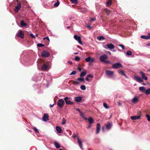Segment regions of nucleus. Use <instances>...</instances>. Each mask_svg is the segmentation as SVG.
I'll use <instances>...</instances> for the list:
<instances>
[{
	"mask_svg": "<svg viewBox=\"0 0 150 150\" xmlns=\"http://www.w3.org/2000/svg\"><path fill=\"white\" fill-rule=\"evenodd\" d=\"M105 72L107 75L110 77V78H113V77L114 72L113 71L106 70Z\"/></svg>",
	"mask_w": 150,
	"mask_h": 150,
	"instance_id": "1a4fd4ad",
	"label": "nucleus"
},
{
	"mask_svg": "<svg viewBox=\"0 0 150 150\" xmlns=\"http://www.w3.org/2000/svg\"><path fill=\"white\" fill-rule=\"evenodd\" d=\"M85 79L88 82H91V81H90V79H89V78L86 76V77L85 78Z\"/></svg>",
	"mask_w": 150,
	"mask_h": 150,
	"instance_id": "3c124183",
	"label": "nucleus"
},
{
	"mask_svg": "<svg viewBox=\"0 0 150 150\" xmlns=\"http://www.w3.org/2000/svg\"><path fill=\"white\" fill-rule=\"evenodd\" d=\"M146 116L147 117L148 121H150V116L148 114H147Z\"/></svg>",
	"mask_w": 150,
	"mask_h": 150,
	"instance_id": "79ce46f5",
	"label": "nucleus"
},
{
	"mask_svg": "<svg viewBox=\"0 0 150 150\" xmlns=\"http://www.w3.org/2000/svg\"><path fill=\"white\" fill-rule=\"evenodd\" d=\"M73 137L75 138H76L79 144V145L81 149H82V142L81 140L79 139L77 135H76L73 136Z\"/></svg>",
	"mask_w": 150,
	"mask_h": 150,
	"instance_id": "39448f33",
	"label": "nucleus"
},
{
	"mask_svg": "<svg viewBox=\"0 0 150 150\" xmlns=\"http://www.w3.org/2000/svg\"><path fill=\"white\" fill-rule=\"evenodd\" d=\"M37 46L38 47H44V45L42 44V43H38L37 44Z\"/></svg>",
	"mask_w": 150,
	"mask_h": 150,
	"instance_id": "ea45409f",
	"label": "nucleus"
},
{
	"mask_svg": "<svg viewBox=\"0 0 150 150\" xmlns=\"http://www.w3.org/2000/svg\"><path fill=\"white\" fill-rule=\"evenodd\" d=\"M85 61L87 62H90L91 63H92L94 61V58L88 57L85 59Z\"/></svg>",
	"mask_w": 150,
	"mask_h": 150,
	"instance_id": "9b49d317",
	"label": "nucleus"
},
{
	"mask_svg": "<svg viewBox=\"0 0 150 150\" xmlns=\"http://www.w3.org/2000/svg\"><path fill=\"white\" fill-rule=\"evenodd\" d=\"M111 0H109L107 2V6H110L111 4Z\"/></svg>",
	"mask_w": 150,
	"mask_h": 150,
	"instance_id": "72a5a7b5",
	"label": "nucleus"
},
{
	"mask_svg": "<svg viewBox=\"0 0 150 150\" xmlns=\"http://www.w3.org/2000/svg\"><path fill=\"white\" fill-rule=\"evenodd\" d=\"M64 103V100L62 99H60L57 101V105L59 108H61L63 107Z\"/></svg>",
	"mask_w": 150,
	"mask_h": 150,
	"instance_id": "f257e3e1",
	"label": "nucleus"
},
{
	"mask_svg": "<svg viewBox=\"0 0 150 150\" xmlns=\"http://www.w3.org/2000/svg\"><path fill=\"white\" fill-rule=\"evenodd\" d=\"M142 84L143 85H145L146 84L145 83H142Z\"/></svg>",
	"mask_w": 150,
	"mask_h": 150,
	"instance_id": "774afa93",
	"label": "nucleus"
},
{
	"mask_svg": "<svg viewBox=\"0 0 150 150\" xmlns=\"http://www.w3.org/2000/svg\"><path fill=\"white\" fill-rule=\"evenodd\" d=\"M76 110L77 111H78L79 113H80V112H81V111L80 109L79 108H76Z\"/></svg>",
	"mask_w": 150,
	"mask_h": 150,
	"instance_id": "6e6d98bb",
	"label": "nucleus"
},
{
	"mask_svg": "<svg viewBox=\"0 0 150 150\" xmlns=\"http://www.w3.org/2000/svg\"><path fill=\"white\" fill-rule=\"evenodd\" d=\"M75 60L76 61H79L80 60V58L78 56H76L75 58Z\"/></svg>",
	"mask_w": 150,
	"mask_h": 150,
	"instance_id": "a19ab883",
	"label": "nucleus"
},
{
	"mask_svg": "<svg viewBox=\"0 0 150 150\" xmlns=\"http://www.w3.org/2000/svg\"><path fill=\"white\" fill-rule=\"evenodd\" d=\"M87 74V72L86 71H83L80 74V77H84L85 75H86Z\"/></svg>",
	"mask_w": 150,
	"mask_h": 150,
	"instance_id": "b1692460",
	"label": "nucleus"
},
{
	"mask_svg": "<svg viewBox=\"0 0 150 150\" xmlns=\"http://www.w3.org/2000/svg\"><path fill=\"white\" fill-rule=\"evenodd\" d=\"M74 38L75 40L78 41L79 43L81 45L82 44V43L81 41V38L80 36H78L76 35H75L74 36Z\"/></svg>",
	"mask_w": 150,
	"mask_h": 150,
	"instance_id": "6e6552de",
	"label": "nucleus"
},
{
	"mask_svg": "<svg viewBox=\"0 0 150 150\" xmlns=\"http://www.w3.org/2000/svg\"><path fill=\"white\" fill-rule=\"evenodd\" d=\"M66 122V120L64 118H62V125H64L65 124Z\"/></svg>",
	"mask_w": 150,
	"mask_h": 150,
	"instance_id": "58836bf2",
	"label": "nucleus"
},
{
	"mask_svg": "<svg viewBox=\"0 0 150 150\" xmlns=\"http://www.w3.org/2000/svg\"><path fill=\"white\" fill-rule=\"evenodd\" d=\"M106 46L107 47V48L109 49L110 50L114 49L115 47L114 45L112 43L108 44L106 45Z\"/></svg>",
	"mask_w": 150,
	"mask_h": 150,
	"instance_id": "ddd939ff",
	"label": "nucleus"
},
{
	"mask_svg": "<svg viewBox=\"0 0 150 150\" xmlns=\"http://www.w3.org/2000/svg\"><path fill=\"white\" fill-rule=\"evenodd\" d=\"M112 126V123L108 122L106 126V128L107 129L109 130L111 128Z\"/></svg>",
	"mask_w": 150,
	"mask_h": 150,
	"instance_id": "2eb2a0df",
	"label": "nucleus"
},
{
	"mask_svg": "<svg viewBox=\"0 0 150 150\" xmlns=\"http://www.w3.org/2000/svg\"><path fill=\"white\" fill-rule=\"evenodd\" d=\"M110 55H111V53L110 52H109V51H108V52H107Z\"/></svg>",
	"mask_w": 150,
	"mask_h": 150,
	"instance_id": "0e129e2a",
	"label": "nucleus"
},
{
	"mask_svg": "<svg viewBox=\"0 0 150 150\" xmlns=\"http://www.w3.org/2000/svg\"><path fill=\"white\" fill-rule=\"evenodd\" d=\"M81 116L83 118L84 116V114L81 112L80 113Z\"/></svg>",
	"mask_w": 150,
	"mask_h": 150,
	"instance_id": "603ef678",
	"label": "nucleus"
},
{
	"mask_svg": "<svg viewBox=\"0 0 150 150\" xmlns=\"http://www.w3.org/2000/svg\"><path fill=\"white\" fill-rule=\"evenodd\" d=\"M135 78L136 79V80L138 82H141L143 81V80L140 77H138L136 76H134Z\"/></svg>",
	"mask_w": 150,
	"mask_h": 150,
	"instance_id": "6ab92c4d",
	"label": "nucleus"
},
{
	"mask_svg": "<svg viewBox=\"0 0 150 150\" xmlns=\"http://www.w3.org/2000/svg\"><path fill=\"white\" fill-rule=\"evenodd\" d=\"M139 90L142 92H143L145 90V88L144 86L140 87L139 88Z\"/></svg>",
	"mask_w": 150,
	"mask_h": 150,
	"instance_id": "bb28decb",
	"label": "nucleus"
},
{
	"mask_svg": "<svg viewBox=\"0 0 150 150\" xmlns=\"http://www.w3.org/2000/svg\"><path fill=\"white\" fill-rule=\"evenodd\" d=\"M50 54L48 52L46 51H43L41 54V56L43 57H49Z\"/></svg>",
	"mask_w": 150,
	"mask_h": 150,
	"instance_id": "9d476101",
	"label": "nucleus"
},
{
	"mask_svg": "<svg viewBox=\"0 0 150 150\" xmlns=\"http://www.w3.org/2000/svg\"><path fill=\"white\" fill-rule=\"evenodd\" d=\"M54 145L55 146L57 149H59L60 147V145H59V143H58L57 142H54Z\"/></svg>",
	"mask_w": 150,
	"mask_h": 150,
	"instance_id": "5701e85b",
	"label": "nucleus"
},
{
	"mask_svg": "<svg viewBox=\"0 0 150 150\" xmlns=\"http://www.w3.org/2000/svg\"><path fill=\"white\" fill-rule=\"evenodd\" d=\"M138 98H137L135 97L132 99V100L133 102L136 103L138 102Z\"/></svg>",
	"mask_w": 150,
	"mask_h": 150,
	"instance_id": "a878e982",
	"label": "nucleus"
},
{
	"mask_svg": "<svg viewBox=\"0 0 150 150\" xmlns=\"http://www.w3.org/2000/svg\"><path fill=\"white\" fill-rule=\"evenodd\" d=\"M18 35L22 38H24V34L22 31H20L18 34Z\"/></svg>",
	"mask_w": 150,
	"mask_h": 150,
	"instance_id": "412c9836",
	"label": "nucleus"
},
{
	"mask_svg": "<svg viewBox=\"0 0 150 150\" xmlns=\"http://www.w3.org/2000/svg\"><path fill=\"white\" fill-rule=\"evenodd\" d=\"M20 24L22 27H24L26 25V24L23 21H21Z\"/></svg>",
	"mask_w": 150,
	"mask_h": 150,
	"instance_id": "c756f323",
	"label": "nucleus"
},
{
	"mask_svg": "<svg viewBox=\"0 0 150 150\" xmlns=\"http://www.w3.org/2000/svg\"><path fill=\"white\" fill-rule=\"evenodd\" d=\"M122 65L120 63H117L114 64L112 66V67L113 69H118L122 68Z\"/></svg>",
	"mask_w": 150,
	"mask_h": 150,
	"instance_id": "20e7f679",
	"label": "nucleus"
},
{
	"mask_svg": "<svg viewBox=\"0 0 150 150\" xmlns=\"http://www.w3.org/2000/svg\"><path fill=\"white\" fill-rule=\"evenodd\" d=\"M45 38L46 39L48 40L49 41H50V39H49L48 37L47 36L46 37H45V38H44V39H45Z\"/></svg>",
	"mask_w": 150,
	"mask_h": 150,
	"instance_id": "13d9d810",
	"label": "nucleus"
},
{
	"mask_svg": "<svg viewBox=\"0 0 150 150\" xmlns=\"http://www.w3.org/2000/svg\"><path fill=\"white\" fill-rule=\"evenodd\" d=\"M56 129L57 132L59 133H61L62 132V129L59 126L56 127Z\"/></svg>",
	"mask_w": 150,
	"mask_h": 150,
	"instance_id": "4be33fe9",
	"label": "nucleus"
},
{
	"mask_svg": "<svg viewBox=\"0 0 150 150\" xmlns=\"http://www.w3.org/2000/svg\"><path fill=\"white\" fill-rule=\"evenodd\" d=\"M72 4H77L78 3L77 0H70Z\"/></svg>",
	"mask_w": 150,
	"mask_h": 150,
	"instance_id": "c9c22d12",
	"label": "nucleus"
},
{
	"mask_svg": "<svg viewBox=\"0 0 150 150\" xmlns=\"http://www.w3.org/2000/svg\"><path fill=\"white\" fill-rule=\"evenodd\" d=\"M141 38H142L145 40H148L149 39L148 35L147 36L142 35L141 36Z\"/></svg>",
	"mask_w": 150,
	"mask_h": 150,
	"instance_id": "c85d7f7f",
	"label": "nucleus"
},
{
	"mask_svg": "<svg viewBox=\"0 0 150 150\" xmlns=\"http://www.w3.org/2000/svg\"><path fill=\"white\" fill-rule=\"evenodd\" d=\"M64 100H65L66 103L67 105H72L74 103L71 101L72 99L71 98H69L68 97H65L64 98Z\"/></svg>",
	"mask_w": 150,
	"mask_h": 150,
	"instance_id": "f03ea898",
	"label": "nucleus"
},
{
	"mask_svg": "<svg viewBox=\"0 0 150 150\" xmlns=\"http://www.w3.org/2000/svg\"><path fill=\"white\" fill-rule=\"evenodd\" d=\"M140 73L141 74L142 76V78L143 79H144L146 81L147 80L148 78L145 76V74L144 72L142 71H140Z\"/></svg>",
	"mask_w": 150,
	"mask_h": 150,
	"instance_id": "dca6fc26",
	"label": "nucleus"
},
{
	"mask_svg": "<svg viewBox=\"0 0 150 150\" xmlns=\"http://www.w3.org/2000/svg\"><path fill=\"white\" fill-rule=\"evenodd\" d=\"M108 58V56L106 54H104L100 56L99 59L100 62H104L105 60Z\"/></svg>",
	"mask_w": 150,
	"mask_h": 150,
	"instance_id": "423d86ee",
	"label": "nucleus"
},
{
	"mask_svg": "<svg viewBox=\"0 0 150 150\" xmlns=\"http://www.w3.org/2000/svg\"><path fill=\"white\" fill-rule=\"evenodd\" d=\"M104 62L106 64H111V62H110L109 61V60H105V61Z\"/></svg>",
	"mask_w": 150,
	"mask_h": 150,
	"instance_id": "49530a36",
	"label": "nucleus"
},
{
	"mask_svg": "<svg viewBox=\"0 0 150 150\" xmlns=\"http://www.w3.org/2000/svg\"><path fill=\"white\" fill-rule=\"evenodd\" d=\"M88 120L90 124H93V120L92 117H89Z\"/></svg>",
	"mask_w": 150,
	"mask_h": 150,
	"instance_id": "cd10ccee",
	"label": "nucleus"
},
{
	"mask_svg": "<svg viewBox=\"0 0 150 150\" xmlns=\"http://www.w3.org/2000/svg\"><path fill=\"white\" fill-rule=\"evenodd\" d=\"M132 54V52L130 51H128L126 52V54L127 55H130Z\"/></svg>",
	"mask_w": 150,
	"mask_h": 150,
	"instance_id": "4c0bfd02",
	"label": "nucleus"
},
{
	"mask_svg": "<svg viewBox=\"0 0 150 150\" xmlns=\"http://www.w3.org/2000/svg\"><path fill=\"white\" fill-rule=\"evenodd\" d=\"M82 118L84 119L85 120H86L87 119V118L86 117H84V116H83V117Z\"/></svg>",
	"mask_w": 150,
	"mask_h": 150,
	"instance_id": "052dcab7",
	"label": "nucleus"
},
{
	"mask_svg": "<svg viewBox=\"0 0 150 150\" xmlns=\"http://www.w3.org/2000/svg\"><path fill=\"white\" fill-rule=\"evenodd\" d=\"M118 105L120 106H121L122 105V104L120 102H118Z\"/></svg>",
	"mask_w": 150,
	"mask_h": 150,
	"instance_id": "bf43d9fd",
	"label": "nucleus"
},
{
	"mask_svg": "<svg viewBox=\"0 0 150 150\" xmlns=\"http://www.w3.org/2000/svg\"><path fill=\"white\" fill-rule=\"evenodd\" d=\"M88 78H93V76L91 74H88L87 76Z\"/></svg>",
	"mask_w": 150,
	"mask_h": 150,
	"instance_id": "8fccbe9b",
	"label": "nucleus"
},
{
	"mask_svg": "<svg viewBox=\"0 0 150 150\" xmlns=\"http://www.w3.org/2000/svg\"><path fill=\"white\" fill-rule=\"evenodd\" d=\"M30 35L32 38H34V39L35 38V37L32 33H30Z\"/></svg>",
	"mask_w": 150,
	"mask_h": 150,
	"instance_id": "09e8293b",
	"label": "nucleus"
},
{
	"mask_svg": "<svg viewBox=\"0 0 150 150\" xmlns=\"http://www.w3.org/2000/svg\"><path fill=\"white\" fill-rule=\"evenodd\" d=\"M105 11L106 13L108 15H109L110 13L109 11L106 9H105Z\"/></svg>",
	"mask_w": 150,
	"mask_h": 150,
	"instance_id": "de8ad7c7",
	"label": "nucleus"
},
{
	"mask_svg": "<svg viewBox=\"0 0 150 150\" xmlns=\"http://www.w3.org/2000/svg\"><path fill=\"white\" fill-rule=\"evenodd\" d=\"M77 80L81 82L83 81H84V79L83 78L80 77V78H78L77 79Z\"/></svg>",
	"mask_w": 150,
	"mask_h": 150,
	"instance_id": "7c9ffc66",
	"label": "nucleus"
},
{
	"mask_svg": "<svg viewBox=\"0 0 150 150\" xmlns=\"http://www.w3.org/2000/svg\"><path fill=\"white\" fill-rule=\"evenodd\" d=\"M119 46L121 47L123 50H124L125 48L124 46L122 45H120Z\"/></svg>",
	"mask_w": 150,
	"mask_h": 150,
	"instance_id": "864d4df0",
	"label": "nucleus"
},
{
	"mask_svg": "<svg viewBox=\"0 0 150 150\" xmlns=\"http://www.w3.org/2000/svg\"><path fill=\"white\" fill-rule=\"evenodd\" d=\"M78 54V52H76V53H74V54Z\"/></svg>",
	"mask_w": 150,
	"mask_h": 150,
	"instance_id": "338daca9",
	"label": "nucleus"
},
{
	"mask_svg": "<svg viewBox=\"0 0 150 150\" xmlns=\"http://www.w3.org/2000/svg\"><path fill=\"white\" fill-rule=\"evenodd\" d=\"M81 89L83 90H85L86 89V87L85 85H81L80 86Z\"/></svg>",
	"mask_w": 150,
	"mask_h": 150,
	"instance_id": "e433bc0d",
	"label": "nucleus"
},
{
	"mask_svg": "<svg viewBox=\"0 0 150 150\" xmlns=\"http://www.w3.org/2000/svg\"><path fill=\"white\" fill-rule=\"evenodd\" d=\"M49 69L48 63H44L41 67V69L42 71H48Z\"/></svg>",
	"mask_w": 150,
	"mask_h": 150,
	"instance_id": "7ed1b4c3",
	"label": "nucleus"
},
{
	"mask_svg": "<svg viewBox=\"0 0 150 150\" xmlns=\"http://www.w3.org/2000/svg\"><path fill=\"white\" fill-rule=\"evenodd\" d=\"M76 71H73L70 74V75H75L76 74Z\"/></svg>",
	"mask_w": 150,
	"mask_h": 150,
	"instance_id": "c03bdc74",
	"label": "nucleus"
},
{
	"mask_svg": "<svg viewBox=\"0 0 150 150\" xmlns=\"http://www.w3.org/2000/svg\"><path fill=\"white\" fill-rule=\"evenodd\" d=\"M33 129L34 130L35 132H36V133L38 132L39 131H38V130L35 127H34Z\"/></svg>",
	"mask_w": 150,
	"mask_h": 150,
	"instance_id": "a18cd8bd",
	"label": "nucleus"
},
{
	"mask_svg": "<svg viewBox=\"0 0 150 150\" xmlns=\"http://www.w3.org/2000/svg\"><path fill=\"white\" fill-rule=\"evenodd\" d=\"M97 39L99 41L105 40V38L103 36H101L97 37Z\"/></svg>",
	"mask_w": 150,
	"mask_h": 150,
	"instance_id": "393cba45",
	"label": "nucleus"
},
{
	"mask_svg": "<svg viewBox=\"0 0 150 150\" xmlns=\"http://www.w3.org/2000/svg\"><path fill=\"white\" fill-rule=\"evenodd\" d=\"M102 130L103 131H104V127H102Z\"/></svg>",
	"mask_w": 150,
	"mask_h": 150,
	"instance_id": "e2e57ef3",
	"label": "nucleus"
},
{
	"mask_svg": "<svg viewBox=\"0 0 150 150\" xmlns=\"http://www.w3.org/2000/svg\"><path fill=\"white\" fill-rule=\"evenodd\" d=\"M49 115L47 113H45L44 114L42 117V120L45 122H46L48 120Z\"/></svg>",
	"mask_w": 150,
	"mask_h": 150,
	"instance_id": "f8f14e48",
	"label": "nucleus"
},
{
	"mask_svg": "<svg viewBox=\"0 0 150 150\" xmlns=\"http://www.w3.org/2000/svg\"><path fill=\"white\" fill-rule=\"evenodd\" d=\"M54 105V104H53L52 105L50 104V107H52Z\"/></svg>",
	"mask_w": 150,
	"mask_h": 150,
	"instance_id": "69168bd1",
	"label": "nucleus"
},
{
	"mask_svg": "<svg viewBox=\"0 0 150 150\" xmlns=\"http://www.w3.org/2000/svg\"><path fill=\"white\" fill-rule=\"evenodd\" d=\"M21 7V4L20 3L18 2L16 4V6L15 7L14 9V11L15 13H17L18 11L20 9Z\"/></svg>",
	"mask_w": 150,
	"mask_h": 150,
	"instance_id": "0eeeda50",
	"label": "nucleus"
},
{
	"mask_svg": "<svg viewBox=\"0 0 150 150\" xmlns=\"http://www.w3.org/2000/svg\"><path fill=\"white\" fill-rule=\"evenodd\" d=\"M82 97L81 96H77L75 98V100L77 102H79L82 100Z\"/></svg>",
	"mask_w": 150,
	"mask_h": 150,
	"instance_id": "aec40b11",
	"label": "nucleus"
},
{
	"mask_svg": "<svg viewBox=\"0 0 150 150\" xmlns=\"http://www.w3.org/2000/svg\"><path fill=\"white\" fill-rule=\"evenodd\" d=\"M103 105L104 107L106 109H108L109 108V107L108 106V104L106 103H103Z\"/></svg>",
	"mask_w": 150,
	"mask_h": 150,
	"instance_id": "473e14b6",
	"label": "nucleus"
},
{
	"mask_svg": "<svg viewBox=\"0 0 150 150\" xmlns=\"http://www.w3.org/2000/svg\"><path fill=\"white\" fill-rule=\"evenodd\" d=\"M118 72L119 74H121L125 76L126 78L128 79L129 78L127 76L124 71L122 70H119Z\"/></svg>",
	"mask_w": 150,
	"mask_h": 150,
	"instance_id": "4468645a",
	"label": "nucleus"
},
{
	"mask_svg": "<svg viewBox=\"0 0 150 150\" xmlns=\"http://www.w3.org/2000/svg\"><path fill=\"white\" fill-rule=\"evenodd\" d=\"M148 35V37L149 38V39H150V33H149Z\"/></svg>",
	"mask_w": 150,
	"mask_h": 150,
	"instance_id": "680f3d73",
	"label": "nucleus"
},
{
	"mask_svg": "<svg viewBox=\"0 0 150 150\" xmlns=\"http://www.w3.org/2000/svg\"><path fill=\"white\" fill-rule=\"evenodd\" d=\"M145 93L146 94H150V88H149L146 90L145 91Z\"/></svg>",
	"mask_w": 150,
	"mask_h": 150,
	"instance_id": "f704fd0d",
	"label": "nucleus"
},
{
	"mask_svg": "<svg viewBox=\"0 0 150 150\" xmlns=\"http://www.w3.org/2000/svg\"><path fill=\"white\" fill-rule=\"evenodd\" d=\"M92 124H90H90L88 126V128H90L91 127Z\"/></svg>",
	"mask_w": 150,
	"mask_h": 150,
	"instance_id": "4d7b16f0",
	"label": "nucleus"
},
{
	"mask_svg": "<svg viewBox=\"0 0 150 150\" xmlns=\"http://www.w3.org/2000/svg\"><path fill=\"white\" fill-rule=\"evenodd\" d=\"M59 2L58 0H57V2L55 3L54 4V7H57L59 6Z\"/></svg>",
	"mask_w": 150,
	"mask_h": 150,
	"instance_id": "2f4dec72",
	"label": "nucleus"
},
{
	"mask_svg": "<svg viewBox=\"0 0 150 150\" xmlns=\"http://www.w3.org/2000/svg\"><path fill=\"white\" fill-rule=\"evenodd\" d=\"M96 20V18H91V22L93 21H95Z\"/></svg>",
	"mask_w": 150,
	"mask_h": 150,
	"instance_id": "5fc2aeb1",
	"label": "nucleus"
},
{
	"mask_svg": "<svg viewBox=\"0 0 150 150\" xmlns=\"http://www.w3.org/2000/svg\"><path fill=\"white\" fill-rule=\"evenodd\" d=\"M141 117L140 115H137L132 116L130 117L131 119L133 120H137L139 119Z\"/></svg>",
	"mask_w": 150,
	"mask_h": 150,
	"instance_id": "f3484780",
	"label": "nucleus"
},
{
	"mask_svg": "<svg viewBox=\"0 0 150 150\" xmlns=\"http://www.w3.org/2000/svg\"><path fill=\"white\" fill-rule=\"evenodd\" d=\"M100 123H98L97 125L96 126V133L97 134H98L100 130Z\"/></svg>",
	"mask_w": 150,
	"mask_h": 150,
	"instance_id": "a211bd4d",
	"label": "nucleus"
},
{
	"mask_svg": "<svg viewBox=\"0 0 150 150\" xmlns=\"http://www.w3.org/2000/svg\"><path fill=\"white\" fill-rule=\"evenodd\" d=\"M78 81H74V85H79L80 83Z\"/></svg>",
	"mask_w": 150,
	"mask_h": 150,
	"instance_id": "37998d69",
	"label": "nucleus"
}]
</instances>
